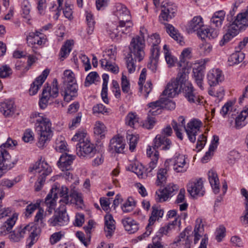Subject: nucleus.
I'll use <instances>...</instances> for the list:
<instances>
[{
  "label": "nucleus",
  "instance_id": "f257e3e1",
  "mask_svg": "<svg viewBox=\"0 0 248 248\" xmlns=\"http://www.w3.org/2000/svg\"><path fill=\"white\" fill-rule=\"evenodd\" d=\"M68 188L64 186H61L60 188L55 185L52 187L50 192L49 193L45 199V204L47 207L46 211L51 214L55 209L56 200L60 197L59 201L61 205L70 204L73 202V199L77 205L81 206L83 204V201L81 194L79 193L75 187L72 185L70 186V194H68Z\"/></svg>",
  "mask_w": 248,
  "mask_h": 248
},
{
  "label": "nucleus",
  "instance_id": "f03ea898",
  "mask_svg": "<svg viewBox=\"0 0 248 248\" xmlns=\"http://www.w3.org/2000/svg\"><path fill=\"white\" fill-rule=\"evenodd\" d=\"M33 117L36 118V131L38 135L37 145L40 148L45 147L52 135L50 120L43 114L35 112Z\"/></svg>",
  "mask_w": 248,
  "mask_h": 248
},
{
  "label": "nucleus",
  "instance_id": "7ed1b4c3",
  "mask_svg": "<svg viewBox=\"0 0 248 248\" xmlns=\"http://www.w3.org/2000/svg\"><path fill=\"white\" fill-rule=\"evenodd\" d=\"M185 118L181 116L178 118V121L181 124H178L175 121H172L171 125L176 133V136L181 140H183L182 134L181 133L180 127H184L187 134L189 140L192 143H194L196 140V136L200 132L202 122L196 119L191 120L186 126L185 125Z\"/></svg>",
  "mask_w": 248,
  "mask_h": 248
},
{
  "label": "nucleus",
  "instance_id": "20e7f679",
  "mask_svg": "<svg viewBox=\"0 0 248 248\" xmlns=\"http://www.w3.org/2000/svg\"><path fill=\"white\" fill-rule=\"evenodd\" d=\"M16 219L17 217L13 215L12 217L7 219L0 228V235L4 236L10 233L9 238L11 241L14 242H17L20 241L25 234L30 232L31 229V225L29 224L25 226H21L19 228L11 232Z\"/></svg>",
  "mask_w": 248,
  "mask_h": 248
},
{
  "label": "nucleus",
  "instance_id": "39448f33",
  "mask_svg": "<svg viewBox=\"0 0 248 248\" xmlns=\"http://www.w3.org/2000/svg\"><path fill=\"white\" fill-rule=\"evenodd\" d=\"M228 29L219 42V45L223 46L234 37L244 27L248 26V16H227Z\"/></svg>",
  "mask_w": 248,
  "mask_h": 248
},
{
  "label": "nucleus",
  "instance_id": "423d86ee",
  "mask_svg": "<svg viewBox=\"0 0 248 248\" xmlns=\"http://www.w3.org/2000/svg\"><path fill=\"white\" fill-rule=\"evenodd\" d=\"M72 140L78 142L76 145V151L79 157L91 158L96 152L95 145L87 137V133L83 131L77 132Z\"/></svg>",
  "mask_w": 248,
  "mask_h": 248
},
{
  "label": "nucleus",
  "instance_id": "0eeeda50",
  "mask_svg": "<svg viewBox=\"0 0 248 248\" xmlns=\"http://www.w3.org/2000/svg\"><path fill=\"white\" fill-rule=\"evenodd\" d=\"M17 142L8 138L6 142L0 146V178L12 169L16 163L11 160V157L6 151V148H13L16 146Z\"/></svg>",
  "mask_w": 248,
  "mask_h": 248
},
{
  "label": "nucleus",
  "instance_id": "6e6552de",
  "mask_svg": "<svg viewBox=\"0 0 248 248\" xmlns=\"http://www.w3.org/2000/svg\"><path fill=\"white\" fill-rule=\"evenodd\" d=\"M143 30L146 31L144 28L140 29V36L136 35L133 37L128 46L129 53L127 56L134 57L135 60L139 62L142 61L145 56V43Z\"/></svg>",
  "mask_w": 248,
  "mask_h": 248
},
{
  "label": "nucleus",
  "instance_id": "1a4fd4ad",
  "mask_svg": "<svg viewBox=\"0 0 248 248\" xmlns=\"http://www.w3.org/2000/svg\"><path fill=\"white\" fill-rule=\"evenodd\" d=\"M64 90L62 91L64 100L69 102L78 95V85L74 77V73L70 70L64 72Z\"/></svg>",
  "mask_w": 248,
  "mask_h": 248
},
{
  "label": "nucleus",
  "instance_id": "9d476101",
  "mask_svg": "<svg viewBox=\"0 0 248 248\" xmlns=\"http://www.w3.org/2000/svg\"><path fill=\"white\" fill-rule=\"evenodd\" d=\"M186 79H187V75L185 72L178 73L176 78L171 79L167 84L162 95L169 97H174L181 92Z\"/></svg>",
  "mask_w": 248,
  "mask_h": 248
},
{
  "label": "nucleus",
  "instance_id": "9b49d317",
  "mask_svg": "<svg viewBox=\"0 0 248 248\" xmlns=\"http://www.w3.org/2000/svg\"><path fill=\"white\" fill-rule=\"evenodd\" d=\"M69 218L64 205H61L55 214L48 221L50 226L61 227L68 224Z\"/></svg>",
  "mask_w": 248,
  "mask_h": 248
},
{
  "label": "nucleus",
  "instance_id": "f8f14e48",
  "mask_svg": "<svg viewBox=\"0 0 248 248\" xmlns=\"http://www.w3.org/2000/svg\"><path fill=\"white\" fill-rule=\"evenodd\" d=\"M187 190L192 197L203 196L205 190L202 178L190 181L187 185Z\"/></svg>",
  "mask_w": 248,
  "mask_h": 248
},
{
  "label": "nucleus",
  "instance_id": "ddd939ff",
  "mask_svg": "<svg viewBox=\"0 0 248 248\" xmlns=\"http://www.w3.org/2000/svg\"><path fill=\"white\" fill-rule=\"evenodd\" d=\"M171 18L172 16H159V21L166 26L167 32L169 35L181 45H183L184 44L183 37L172 25L166 22L170 21Z\"/></svg>",
  "mask_w": 248,
  "mask_h": 248
},
{
  "label": "nucleus",
  "instance_id": "4468645a",
  "mask_svg": "<svg viewBox=\"0 0 248 248\" xmlns=\"http://www.w3.org/2000/svg\"><path fill=\"white\" fill-rule=\"evenodd\" d=\"M133 24L131 19L121 20L119 22V25L115 29H109L107 31L110 38L115 40H118L121 38L122 33H124V31L120 33L118 31V28H125V31L129 32L132 27Z\"/></svg>",
  "mask_w": 248,
  "mask_h": 248
},
{
  "label": "nucleus",
  "instance_id": "2eb2a0df",
  "mask_svg": "<svg viewBox=\"0 0 248 248\" xmlns=\"http://www.w3.org/2000/svg\"><path fill=\"white\" fill-rule=\"evenodd\" d=\"M182 90L183 91L185 97L189 103L195 104L201 103V100L199 96L195 93L192 84L187 80V79L185 82Z\"/></svg>",
  "mask_w": 248,
  "mask_h": 248
},
{
  "label": "nucleus",
  "instance_id": "dca6fc26",
  "mask_svg": "<svg viewBox=\"0 0 248 248\" xmlns=\"http://www.w3.org/2000/svg\"><path fill=\"white\" fill-rule=\"evenodd\" d=\"M171 145V142L167 137L157 135L154 140V143L152 146H149L148 148H151L152 151H157V149L166 151L170 149Z\"/></svg>",
  "mask_w": 248,
  "mask_h": 248
},
{
  "label": "nucleus",
  "instance_id": "f3484780",
  "mask_svg": "<svg viewBox=\"0 0 248 248\" xmlns=\"http://www.w3.org/2000/svg\"><path fill=\"white\" fill-rule=\"evenodd\" d=\"M172 168L177 173H183L187 170L188 165L186 161L185 156L179 154L175 156L172 160Z\"/></svg>",
  "mask_w": 248,
  "mask_h": 248
},
{
  "label": "nucleus",
  "instance_id": "a211bd4d",
  "mask_svg": "<svg viewBox=\"0 0 248 248\" xmlns=\"http://www.w3.org/2000/svg\"><path fill=\"white\" fill-rule=\"evenodd\" d=\"M30 171L34 173L39 174V177L46 178L51 171V168L45 162H37L30 168Z\"/></svg>",
  "mask_w": 248,
  "mask_h": 248
},
{
  "label": "nucleus",
  "instance_id": "6ab92c4d",
  "mask_svg": "<svg viewBox=\"0 0 248 248\" xmlns=\"http://www.w3.org/2000/svg\"><path fill=\"white\" fill-rule=\"evenodd\" d=\"M49 73V70L45 69L43 71L42 74L35 79V81L31 84V88L29 90L30 95H33L37 93L38 89L44 82Z\"/></svg>",
  "mask_w": 248,
  "mask_h": 248
},
{
  "label": "nucleus",
  "instance_id": "aec40b11",
  "mask_svg": "<svg viewBox=\"0 0 248 248\" xmlns=\"http://www.w3.org/2000/svg\"><path fill=\"white\" fill-rule=\"evenodd\" d=\"M124 146L125 144L123 137H114L110 141L109 149L112 153H122Z\"/></svg>",
  "mask_w": 248,
  "mask_h": 248
},
{
  "label": "nucleus",
  "instance_id": "412c9836",
  "mask_svg": "<svg viewBox=\"0 0 248 248\" xmlns=\"http://www.w3.org/2000/svg\"><path fill=\"white\" fill-rule=\"evenodd\" d=\"M74 159V155L67 154H62L57 162V165L62 171H64L65 170L71 168V165Z\"/></svg>",
  "mask_w": 248,
  "mask_h": 248
},
{
  "label": "nucleus",
  "instance_id": "4be33fe9",
  "mask_svg": "<svg viewBox=\"0 0 248 248\" xmlns=\"http://www.w3.org/2000/svg\"><path fill=\"white\" fill-rule=\"evenodd\" d=\"M161 15L170 16L177 14V7L173 3L168 1H163L161 3Z\"/></svg>",
  "mask_w": 248,
  "mask_h": 248
},
{
  "label": "nucleus",
  "instance_id": "5701e85b",
  "mask_svg": "<svg viewBox=\"0 0 248 248\" xmlns=\"http://www.w3.org/2000/svg\"><path fill=\"white\" fill-rule=\"evenodd\" d=\"M207 79L209 84L211 86H214L223 79V76L221 71L219 69H213L208 73Z\"/></svg>",
  "mask_w": 248,
  "mask_h": 248
},
{
  "label": "nucleus",
  "instance_id": "b1692460",
  "mask_svg": "<svg viewBox=\"0 0 248 248\" xmlns=\"http://www.w3.org/2000/svg\"><path fill=\"white\" fill-rule=\"evenodd\" d=\"M147 155L151 159V161L148 164V167L146 169V171L148 173L151 172L156 168L159 158V153L157 151H155L154 153V151H152L151 148H147Z\"/></svg>",
  "mask_w": 248,
  "mask_h": 248
},
{
  "label": "nucleus",
  "instance_id": "393cba45",
  "mask_svg": "<svg viewBox=\"0 0 248 248\" xmlns=\"http://www.w3.org/2000/svg\"><path fill=\"white\" fill-rule=\"evenodd\" d=\"M208 177L213 192L216 194L218 193L220 190V183L217 172L211 170L208 171Z\"/></svg>",
  "mask_w": 248,
  "mask_h": 248
},
{
  "label": "nucleus",
  "instance_id": "a878e982",
  "mask_svg": "<svg viewBox=\"0 0 248 248\" xmlns=\"http://www.w3.org/2000/svg\"><path fill=\"white\" fill-rule=\"evenodd\" d=\"M105 227L104 231L106 232V236L107 237H110L115 229V221L111 214H107L105 217Z\"/></svg>",
  "mask_w": 248,
  "mask_h": 248
},
{
  "label": "nucleus",
  "instance_id": "bb28decb",
  "mask_svg": "<svg viewBox=\"0 0 248 248\" xmlns=\"http://www.w3.org/2000/svg\"><path fill=\"white\" fill-rule=\"evenodd\" d=\"M0 112L6 117H11L15 113L14 103L11 100H7L0 104Z\"/></svg>",
  "mask_w": 248,
  "mask_h": 248
},
{
  "label": "nucleus",
  "instance_id": "cd10ccee",
  "mask_svg": "<svg viewBox=\"0 0 248 248\" xmlns=\"http://www.w3.org/2000/svg\"><path fill=\"white\" fill-rule=\"evenodd\" d=\"M122 222L125 230L130 234L134 233L139 230V224L130 217L123 218Z\"/></svg>",
  "mask_w": 248,
  "mask_h": 248
},
{
  "label": "nucleus",
  "instance_id": "c85d7f7f",
  "mask_svg": "<svg viewBox=\"0 0 248 248\" xmlns=\"http://www.w3.org/2000/svg\"><path fill=\"white\" fill-rule=\"evenodd\" d=\"M40 34L41 33L39 31L30 32L28 35H27L26 37V40L28 45L33 47L34 45L37 44L40 46L44 44V40L39 37V34Z\"/></svg>",
  "mask_w": 248,
  "mask_h": 248
},
{
  "label": "nucleus",
  "instance_id": "c756f323",
  "mask_svg": "<svg viewBox=\"0 0 248 248\" xmlns=\"http://www.w3.org/2000/svg\"><path fill=\"white\" fill-rule=\"evenodd\" d=\"M204 67L202 65H198L197 67L193 68V73L195 81L197 85L201 90H203L202 81L204 76Z\"/></svg>",
  "mask_w": 248,
  "mask_h": 248
},
{
  "label": "nucleus",
  "instance_id": "7c9ffc66",
  "mask_svg": "<svg viewBox=\"0 0 248 248\" xmlns=\"http://www.w3.org/2000/svg\"><path fill=\"white\" fill-rule=\"evenodd\" d=\"M248 121V105L246 106L235 119V127L240 128Z\"/></svg>",
  "mask_w": 248,
  "mask_h": 248
},
{
  "label": "nucleus",
  "instance_id": "2f4dec72",
  "mask_svg": "<svg viewBox=\"0 0 248 248\" xmlns=\"http://www.w3.org/2000/svg\"><path fill=\"white\" fill-rule=\"evenodd\" d=\"M156 39L155 41L154 42V46H151L150 57L151 62L156 65L158 62V58L160 54L159 47L158 45L161 42V40L158 38H154Z\"/></svg>",
  "mask_w": 248,
  "mask_h": 248
},
{
  "label": "nucleus",
  "instance_id": "473e14b6",
  "mask_svg": "<svg viewBox=\"0 0 248 248\" xmlns=\"http://www.w3.org/2000/svg\"><path fill=\"white\" fill-rule=\"evenodd\" d=\"M198 34L202 39L207 37L210 39H213L218 36V32L217 31L214 29L203 28L201 29L198 31Z\"/></svg>",
  "mask_w": 248,
  "mask_h": 248
},
{
  "label": "nucleus",
  "instance_id": "72a5a7b5",
  "mask_svg": "<svg viewBox=\"0 0 248 248\" xmlns=\"http://www.w3.org/2000/svg\"><path fill=\"white\" fill-rule=\"evenodd\" d=\"M203 23L201 16H194L188 24L187 29L189 31H193L202 29Z\"/></svg>",
  "mask_w": 248,
  "mask_h": 248
},
{
  "label": "nucleus",
  "instance_id": "f704fd0d",
  "mask_svg": "<svg viewBox=\"0 0 248 248\" xmlns=\"http://www.w3.org/2000/svg\"><path fill=\"white\" fill-rule=\"evenodd\" d=\"M73 43L70 40H67L62 46L59 53L60 59L62 61L67 57L72 48Z\"/></svg>",
  "mask_w": 248,
  "mask_h": 248
},
{
  "label": "nucleus",
  "instance_id": "c9c22d12",
  "mask_svg": "<svg viewBox=\"0 0 248 248\" xmlns=\"http://www.w3.org/2000/svg\"><path fill=\"white\" fill-rule=\"evenodd\" d=\"M162 104L161 98L158 100L149 103L148 105L150 108L149 113L152 115L160 114L162 109Z\"/></svg>",
  "mask_w": 248,
  "mask_h": 248
},
{
  "label": "nucleus",
  "instance_id": "e433bc0d",
  "mask_svg": "<svg viewBox=\"0 0 248 248\" xmlns=\"http://www.w3.org/2000/svg\"><path fill=\"white\" fill-rule=\"evenodd\" d=\"M114 53L115 51L112 49H109L104 52L103 58L100 61L102 67H104V64H108L109 62H113L115 60Z\"/></svg>",
  "mask_w": 248,
  "mask_h": 248
},
{
  "label": "nucleus",
  "instance_id": "4c0bfd02",
  "mask_svg": "<svg viewBox=\"0 0 248 248\" xmlns=\"http://www.w3.org/2000/svg\"><path fill=\"white\" fill-rule=\"evenodd\" d=\"M245 58V54L240 51L232 53L228 59L229 65L231 66L242 62Z\"/></svg>",
  "mask_w": 248,
  "mask_h": 248
},
{
  "label": "nucleus",
  "instance_id": "58836bf2",
  "mask_svg": "<svg viewBox=\"0 0 248 248\" xmlns=\"http://www.w3.org/2000/svg\"><path fill=\"white\" fill-rule=\"evenodd\" d=\"M46 91L47 93L46 94L49 97H52L55 98L58 96L59 94L58 89V83L56 79H54L52 82V85L51 87H45L43 89V91Z\"/></svg>",
  "mask_w": 248,
  "mask_h": 248
},
{
  "label": "nucleus",
  "instance_id": "ea45409f",
  "mask_svg": "<svg viewBox=\"0 0 248 248\" xmlns=\"http://www.w3.org/2000/svg\"><path fill=\"white\" fill-rule=\"evenodd\" d=\"M102 78L103 80V87L101 92V96L103 101L106 103L108 104L109 102L108 99V76L107 74H104L102 76Z\"/></svg>",
  "mask_w": 248,
  "mask_h": 248
},
{
  "label": "nucleus",
  "instance_id": "a19ab883",
  "mask_svg": "<svg viewBox=\"0 0 248 248\" xmlns=\"http://www.w3.org/2000/svg\"><path fill=\"white\" fill-rule=\"evenodd\" d=\"M202 219L201 218H198L196 221V225L194 230V242L196 243L200 239L201 234L203 231V225L202 224Z\"/></svg>",
  "mask_w": 248,
  "mask_h": 248
},
{
  "label": "nucleus",
  "instance_id": "79ce46f5",
  "mask_svg": "<svg viewBox=\"0 0 248 248\" xmlns=\"http://www.w3.org/2000/svg\"><path fill=\"white\" fill-rule=\"evenodd\" d=\"M31 229L30 231L31 232V234H30L29 238L28 239V241H29L28 244L29 247H31L37 242L38 240V236L40 232V230L39 228H33L32 226H31Z\"/></svg>",
  "mask_w": 248,
  "mask_h": 248
},
{
  "label": "nucleus",
  "instance_id": "37998d69",
  "mask_svg": "<svg viewBox=\"0 0 248 248\" xmlns=\"http://www.w3.org/2000/svg\"><path fill=\"white\" fill-rule=\"evenodd\" d=\"M139 122V117L136 113L132 112H129L125 118V123L129 126L134 127L136 124Z\"/></svg>",
  "mask_w": 248,
  "mask_h": 248
},
{
  "label": "nucleus",
  "instance_id": "c03bdc74",
  "mask_svg": "<svg viewBox=\"0 0 248 248\" xmlns=\"http://www.w3.org/2000/svg\"><path fill=\"white\" fill-rule=\"evenodd\" d=\"M167 169H160L157 173V180L156 183L157 186L161 185L165 182L167 179Z\"/></svg>",
  "mask_w": 248,
  "mask_h": 248
},
{
  "label": "nucleus",
  "instance_id": "a18cd8bd",
  "mask_svg": "<svg viewBox=\"0 0 248 248\" xmlns=\"http://www.w3.org/2000/svg\"><path fill=\"white\" fill-rule=\"evenodd\" d=\"M115 15L116 16H121L123 15L125 16H130V12L125 5L118 3L116 5Z\"/></svg>",
  "mask_w": 248,
  "mask_h": 248
},
{
  "label": "nucleus",
  "instance_id": "49530a36",
  "mask_svg": "<svg viewBox=\"0 0 248 248\" xmlns=\"http://www.w3.org/2000/svg\"><path fill=\"white\" fill-rule=\"evenodd\" d=\"M127 140L129 141V150L133 152L136 147L138 141V137L133 134H128L126 136Z\"/></svg>",
  "mask_w": 248,
  "mask_h": 248
},
{
  "label": "nucleus",
  "instance_id": "de8ad7c7",
  "mask_svg": "<svg viewBox=\"0 0 248 248\" xmlns=\"http://www.w3.org/2000/svg\"><path fill=\"white\" fill-rule=\"evenodd\" d=\"M121 87L123 93H128L130 91V82L126 76L123 74L121 78Z\"/></svg>",
  "mask_w": 248,
  "mask_h": 248
},
{
  "label": "nucleus",
  "instance_id": "09e8293b",
  "mask_svg": "<svg viewBox=\"0 0 248 248\" xmlns=\"http://www.w3.org/2000/svg\"><path fill=\"white\" fill-rule=\"evenodd\" d=\"M130 167L131 171L136 173L139 177L143 175L144 168L141 164L133 163L131 164Z\"/></svg>",
  "mask_w": 248,
  "mask_h": 248
},
{
  "label": "nucleus",
  "instance_id": "8fccbe9b",
  "mask_svg": "<svg viewBox=\"0 0 248 248\" xmlns=\"http://www.w3.org/2000/svg\"><path fill=\"white\" fill-rule=\"evenodd\" d=\"M169 197L168 193H167L164 188L162 190L159 189L156 192L155 199L157 202H165Z\"/></svg>",
  "mask_w": 248,
  "mask_h": 248
},
{
  "label": "nucleus",
  "instance_id": "3c124183",
  "mask_svg": "<svg viewBox=\"0 0 248 248\" xmlns=\"http://www.w3.org/2000/svg\"><path fill=\"white\" fill-rule=\"evenodd\" d=\"M135 202L133 199L129 198L122 206V209L124 212H129L132 210V207L135 206Z\"/></svg>",
  "mask_w": 248,
  "mask_h": 248
},
{
  "label": "nucleus",
  "instance_id": "603ef678",
  "mask_svg": "<svg viewBox=\"0 0 248 248\" xmlns=\"http://www.w3.org/2000/svg\"><path fill=\"white\" fill-rule=\"evenodd\" d=\"M162 108H166L168 110H172L175 108V103L173 101L166 98H161Z\"/></svg>",
  "mask_w": 248,
  "mask_h": 248
},
{
  "label": "nucleus",
  "instance_id": "864d4df0",
  "mask_svg": "<svg viewBox=\"0 0 248 248\" xmlns=\"http://www.w3.org/2000/svg\"><path fill=\"white\" fill-rule=\"evenodd\" d=\"M98 77V75L96 72H92L87 76L84 83L85 86H89L94 83V81Z\"/></svg>",
  "mask_w": 248,
  "mask_h": 248
},
{
  "label": "nucleus",
  "instance_id": "5fc2aeb1",
  "mask_svg": "<svg viewBox=\"0 0 248 248\" xmlns=\"http://www.w3.org/2000/svg\"><path fill=\"white\" fill-rule=\"evenodd\" d=\"M207 140V138L203 134H201L198 137L197 143L196 144V149L197 152L201 151L204 146Z\"/></svg>",
  "mask_w": 248,
  "mask_h": 248
},
{
  "label": "nucleus",
  "instance_id": "6e6d98bb",
  "mask_svg": "<svg viewBox=\"0 0 248 248\" xmlns=\"http://www.w3.org/2000/svg\"><path fill=\"white\" fill-rule=\"evenodd\" d=\"M134 57L127 56L126 58V65L128 72L130 73L134 72L136 69Z\"/></svg>",
  "mask_w": 248,
  "mask_h": 248
},
{
  "label": "nucleus",
  "instance_id": "4d7b16f0",
  "mask_svg": "<svg viewBox=\"0 0 248 248\" xmlns=\"http://www.w3.org/2000/svg\"><path fill=\"white\" fill-rule=\"evenodd\" d=\"M46 93H47L46 91H43L42 93V97L39 101V106L40 108H41L42 109H44L46 107L48 103V101L49 99V97L46 94Z\"/></svg>",
  "mask_w": 248,
  "mask_h": 248
},
{
  "label": "nucleus",
  "instance_id": "13d9d810",
  "mask_svg": "<svg viewBox=\"0 0 248 248\" xmlns=\"http://www.w3.org/2000/svg\"><path fill=\"white\" fill-rule=\"evenodd\" d=\"M200 51L204 55L209 54L212 50V45L208 43H204L200 45Z\"/></svg>",
  "mask_w": 248,
  "mask_h": 248
},
{
  "label": "nucleus",
  "instance_id": "bf43d9fd",
  "mask_svg": "<svg viewBox=\"0 0 248 248\" xmlns=\"http://www.w3.org/2000/svg\"><path fill=\"white\" fill-rule=\"evenodd\" d=\"M106 127L104 124L98 121L95 124V127L94 128V132L95 134L98 135H104Z\"/></svg>",
  "mask_w": 248,
  "mask_h": 248
},
{
  "label": "nucleus",
  "instance_id": "052dcab7",
  "mask_svg": "<svg viewBox=\"0 0 248 248\" xmlns=\"http://www.w3.org/2000/svg\"><path fill=\"white\" fill-rule=\"evenodd\" d=\"M226 229L223 226H220L216 232V238L218 242H220L225 236Z\"/></svg>",
  "mask_w": 248,
  "mask_h": 248
},
{
  "label": "nucleus",
  "instance_id": "680f3d73",
  "mask_svg": "<svg viewBox=\"0 0 248 248\" xmlns=\"http://www.w3.org/2000/svg\"><path fill=\"white\" fill-rule=\"evenodd\" d=\"M228 162L231 164H233L240 158V155L236 151H232L228 155Z\"/></svg>",
  "mask_w": 248,
  "mask_h": 248
},
{
  "label": "nucleus",
  "instance_id": "e2e57ef3",
  "mask_svg": "<svg viewBox=\"0 0 248 248\" xmlns=\"http://www.w3.org/2000/svg\"><path fill=\"white\" fill-rule=\"evenodd\" d=\"M12 73V69L6 65H3L0 68V77L1 78H5L8 77Z\"/></svg>",
  "mask_w": 248,
  "mask_h": 248
},
{
  "label": "nucleus",
  "instance_id": "0e129e2a",
  "mask_svg": "<svg viewBox=\"0 0 248 248\" xmlns=\"http://www.w3.org/2000/svg\"><path fill=\"white\" fill-rule=\"evenodd\" d=\"M22 139L25 142H29L33 140L34 134L32 131L30 129H26L22 137Z\"/></svg>",
  "mask_w": 248,
  "mask_h": 248
},
{
  "label": "nucleus",
  "instance_id": "69168bd1",
  "mask_svg": "<svg viewBox=\"0 0 248 248\" xmlns=\"http://www.w3.org/2000/svg\"><path fill=\"white\" fill-rule=\"evenodd\" d=\"M224 18V16H212L210 19L211 25L216 27H220Z\"/></svg>",
  "mask_w": 248,
  "mask_h": 248
},
{
  "label": "nucleus",
  "instance_id": "338daca9",
  "mask_svg": "<svg viewBox=\"0 0 248 248\" xmlns=\"http://www.w3.org/2000/svg\"><path fill=\"white\" fill-rule=\"evenodd\" d=\"M39 207V203H36L35 204H30L27 206L26 211L25 212V216L27 217L30 216Z\"/></svg>",
  "mask_w": 248,
  "mask_h": 248
},
{
  "label": "nucleus",
  "instance_id": "774afa93",
  "mask_svg": "<svg viewBox=\"0 0 248 248\" xmlns=\"http://www.w3.org/2000/svg\"><path fill=\"white\" fill-rule=\"evenodd\" d=\"M63 233L62 232H56L53 233L50 237V242L52 245L56 244L59 241L63 236Z\"/></svg>",
  "mask_w": 248,
  "mask_h": 248
}]
</instances>
